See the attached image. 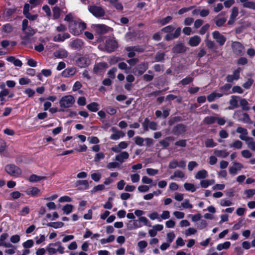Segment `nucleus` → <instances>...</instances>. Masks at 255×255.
Listing matches in <instances>:
<instances>
[{"label": "nucleus", "mask_w": 255, "mask_h": 255, "mask_svg": "<svg viewBox=\"0 0 255 255\" xmlns=\"http://www.w3.org/2000/svg\"><path fill=\"white\" fill-rule=\"evenodd\" d=\"M134 140L135 143L140 146H142L143 145V142L144 141V139H143L142 137L139 136H136L134 137Z\"/></svg>", "instance_id": "obj_47"}, {"label": "nucleus", "mask_w": 255, "mask_h": 255, "mask_svg": "<svg viewBox=\"0 0 255 255\" xmlns=\"http://www.w3.org/2000/svg\"><path fill=\"white\" fill-rule=\"evenodd\" d=\"M181 206L183 209H192L193 205L190 203L189 200L186 199L181 203Z\"/></svg>", "instance_id": "obj_41"}, {"label": "nucleus", "mask_w": 255, "mask_h": 255, "mask_svg": "<svg viewBox=\"0 0 255 255\" xmlns=\"http://www.w3.org/2000/svg\"><path fill=\"white\" fill-rule=\"evenodd\" d=\"M129 157V154L127 151H122L116 155L115 160L121 163L126 161Z\"/></svg>", "instance_id": "obj_19"}, {"label": "nucleus", "mask_w": 255, "mask_h": 255, "mask_svg": "<svg viewBox=\"0 0 255 255\" xmlns=\"http://www.w3.org/2000/svg\"><path fill=\"white\" fill-rule=\"evenodd\" d=\"M120 167V164L117 162H111L107 165V168L109 169H112Z\"/></svg>", "instance_id": "obj_56"}, {"label": "nucleus", "mask_w": 255, "mask_h": 255, "mask_svg": "<svg viewBox=\"0 0 255 255\" xmlns=\"http://www.w3.org/2000/svg\"><path fill=\"white\" fill-rule=\"evenodd\" d=\"M188 48L186 47L184 44L181 42L177 43L172 48V52L175 54H180L184 53Z\"/></svg>", "instance_id": "obj_15"}, {"label": "nucleus", "mask_w": 255, "mask_h": 255, "mask_svg": "<svg viewBox=\"0 0 255 255\" xmlns=\"http://www.w3.org/2000/svg\"><path fill=\"white\" fill-rule=\"evenodd\" d=\"M76 187L80 186H83V187H79V189L80 190H87L89 188V182L86 180H79L76 181Z\"/></svg>", "instance_id": "obj_24"}, {"label": "nucleus", "mask_w": 255, "mask_h": 255, "mask_svg": "<svg viewBox=\"0 0 255 255\" xmlns=\"http://www.w3.org/2000/svg\"><path fill=\"white\" fill-rule=\"evenodd\" d=\"M143 128L144 130L147 131L149 129L152 130L157 129V124L153 121H150L148 118H145L142 123Z\"/></svg>", "instance_id": "obj_5"}, {"label": "nucleus", "mask_w": 255, "mask_h": 255, "mask_svg": "<svg viewBox=\"0 0 255 255\" xmlns=\"http://www.w3.org/2000/svg\"><path fill=\"white\" fill-rule=\"evenodd\" d=\"M186 131V126L183 124H179L174 127L173 132L176 135H179Z\"/></svg>", "instance_id": "obj_20"}, {"label": "nucleus", "mask_w": 255, "mask_h": 255, "mask_svg": "<svg viewBox=\"0 0 255 255\" xmlns=\"http://www.w3.org/2000/svg\"><path fill=\"white\" fill-rule=\"evenodd\" d=\"M205 145L206 147H214L217 145V143L215 142L213 139L208 138L205 141Z\"/></svg>", "instance_id": "obj_45"}, {"label": "nucleus", "mask_w": 255, "mask_h": 255, "mask_svg": "<svg viewBox=\"0 0 255 255\" xmlns=\"http://www.w3.org/2000/svg\"><path fill=\"white\" fill-rule=\"evenodd\" d=\"M243 7L255 9V2L254 1L246 2L243 4Z\"/></svg>", "instance_id": "obj_61"}, {"label": "nucleus", "mask_w": 255, "mask_h": 255, "mask_svg": "<svg viewBox=\"0 0 255 255\" xmlns=\"http://www.w3.org/2000/svg\"><path fill=\"white\" fill-rule=\"evenodd\" d=\"M91 178L95 182H99L102 177L101 174L100 172L93 173L91 175Z\"/></svg>", "instance_id": "obj_48"}, {"label": "nucleus", "mask_w": 255, "mask_h": 255, "mask_svg": "<svg viewBox=\"0 0 255 255\" xmlns=\"http://www.w3.org/2000/svg\"><path fill=\"white\" fill-rule=\"evenodd\" d=\"M110 131L113 132L110 137V138L112 140H117L120 138L123 137L125 135V134L123 131L119 130L115 127H112Z\"/></svg>", "instance_id": "obj_8"}, {"label": "nucleus", "mask_w": 255, "mask_h": 255, "mask_svg": "<svg viewBox=\"0 0 255 255\" xmlns=\"http://www.w3.org/2000/svg\"><path fill=\"white\" fill-rule=\"evenodd\" d=\"M45 178V177L44 176H40L35 174H32L29 177L28 180L30 182H33L43 180Z\"/></svg>", "instance_id": "obj_40"}, {"label": "nucleus", "mask_w": 255, "mask_h": 255, "mask_svg": "<svg viewBox=\"0 0 255 255\" xmlns=\"http://www.w3.org/2000/svg\"><path fill=\"white\" fill-rule=\"evenodd\" d=\"M108 67L106 62H100L96 64L93 68V72L96 74H101L104 72Z\"/></svg>", "instance_id": "obj_13"}, {"label": "nucleus", "mask_w": 255, "mask_h": 255, "mask_svg": "<svg viewBox=\"0 0 255 255\" xmlns=\"http://www.w3.org/2000/svg\"><path fill=\"white\" fill-rule=\"evenodd\" d=\"M75 102L74 97H62L60 100V107L64 108L71 107Z\"/></svg>", "instance_id": "obj_4"}, {"label": "nucleus", "mask_w": 255, "mask_h": 255, "mask_svg": "<svg viewBox=\"0 0 255 255\" xmlns=\"http://www.w3.org/2000/svg\"><path fill=\"white\" fill-rule=\"evenodd\" d=\"M243 168V164L240 162L234 161L233 162V165L229 167V172L230 174L235 175L239 171H241Z\"/></svg>", "instance_id": "obj_11"}, {"label": "nucleus", "mask_w": 255, "mask_h": 255, "mask_svg": "<svg viewBox=\"0 0 255 255\" xmlns=\"http://www.w3.org/2000/svg\"><path fill=\"white\" fill-rule=\"evenodd\" d=\"M208 176V172L205 169L198 171L195 175L196 179L201 180L206 178Z\"/></svg>", "instance_id": "obj_31"}, {"label": "nucleus", "mask_w": 255, "mask_h": 255, "mask_svg": "<svg viewBox=\"0 0 255 255\" xmlns=\"http://www.w3.org/2000/svg\"><path fill=\"white\" fill-rule=\"evenodd\" d=\"M148 216L151 220H157L158 222H160V216L156 212L149 214Z\"/></svg>", "instance_id": "obj_53"}, {"label": "nucleus", "mask_w": 255, "mask_h": 255, "mask_svg": "<svg viewBox=\"0 0 255 255\" xmlns=\"http://www.w3.org/2000/svg\"><path fill=\"white\" fill-rule=\"evenodd\" d=\"M73 208V206L72 205L67 204L63 207L62 210L65 214L68 215L72 212Z\"/></svg>", "instance_id": "obj_44"}, {"label": "nucleus", "mask_w": 255, "mask_h": 255, "mask_svg": "<svg viewBox=\"0 0 255 255\" xmlns=\"http://www.w3.org/2000/svg\"><path fill=\"white\" fill-rule=\"evenodd\" d=\"M34 245V242L32 240L29 239L22 243V246L24 249H29Z\"/></svg>", "instance_id": "obj_46"}, {"label": "nucleus", "mask_w": 255, "mask_h": 255, "mask_svg": "<svg viewBox=\"0 0 255 255\" xmlns=\"http://www.w3.org/2000/svg\"><path fill=\"white\" fill-rule=\"evenodd\" d=\"M176 178H185V175L182 171L176 170L174 172L173 175L170 177V179L171 180H174Z\"/></svg>", "instance_id": "obj_30"}, {"label": "nucleus", "mask_w": 255, "mask_h": 255, "mask_svg": "<svg viewBox=\"0 0 255 255\" xmlns=\"http://www.w3.org/2000/svg\"><path fill=\"white\" fill-rule=\"evenodd\" d=\"M201 42V38L199 36L195 35L191 37L188 41V44L191 46H196Z\"/></svg>", "instance_id": "obj_26"}, {"label": "nucleus", "mask_w": 255, "mask_h": 255, "mask_svg": "<svg viewBox=\"0 0 255 255\" xmlns=\"http://www.w3.org/2000/svg\"><path fill=\"white\" fill-rule=\"evenodd\" d=\"M113 200V198L111 197H109L108 198V200L107 202L104 205V208L105 209L110 210L113 207V205L112 203V201Z\"/></svg>", "instance_id": "obj_64"}, {"label": "nucleus", "mask_w": 255, "mask_h": 255, "mask_svg": "<svg viewBox=\"0 0 255 255\" xmlns=\"http://www.w3.org/2000/svg\"><path fill=\"white\" fill-rule=\"evenodd\" d=\"M235 119H237L238 121L242 122L245 123H249L250 119L249 115L247 113H243L241 112L236 111L234 116Z\"/></svg>", "instance_id": "obj_9"}, {"label": "nucleus", "mask_w": 255, "mask_h": 255, "mask_svg": "<svg viewBox=\"0 0 255 255\" xmlns=\"http://www.w3.org/2000/svg\"><path fill=\"white\" fill-rule=\"evenodd\" d=\"M89 10L97 17L103 16L105 14V10L102 7L96 5L89 6Z\"/></svg>", "instance_id": "obj_7"}, {"label": "nucleus", "mask_w": 255, "mask_h": 255, "mask_svg": "<svg viewBox=\"0 0 255 255\" xmlns=\"http://www.w3.org/2000/svg\"><path fill=\"white\" fill-rule=\"evenodd\" d=\"M45 236L44 235H40V237H36L34 239L35 240L36 244L37 245H39L42 243L45 240Z\"/></svg>", "instance_id": "obj_59"}, {"label": "nucleus", "mask_w": 255, "mask_h": 255, "mask_svg": "<svg viewBox=\"0 0 255 255\" xmlns=\"http://www.w3.org/2000/svg\"><path fill=\"white\" fill-rule=\"evenodd\" d=\"M83 45L84 43L83 42L82 40L79 39H76L70 43V46L72 48L78 50L82 49V47H83Z\"/></svg>", "instance_id": "obj_22"}, {"label": "nucleus", "mask_w": 255, "mask_h": 255, "mask_svg": "<svg viewBox=\"0 0 255 255\" xmlns=\"http://www.w3.org/2000/svg\"><path fill=\"white\" fill-rule=\"evenodd\" d=\"M238 101L234 98L231 99L230 101V103L232 107H229L227 109L229 110H232L234 108L238 107Z\"/></svg>", "instance_id": "obj_63"}, {"label": "nucleus", "mask_w": 255, "mask_h": 255, "mask_svg": "<svg viewBox=\"0 0 255 255\" xmlns=\"http://www.w3.org/2000/svg\"><path fill=\"white\" fill-rule=\"evenodd\" d=\"M243 143L239 140H235L232 144L229 145L230 147L236 149H241L242 147Z\"/></svg>", "instance_id": "obj_42"}, {"label": "nucleus", "mask_w": 255, "mask_h": 255, "mask_svg": "<svg viewBox=\"0 0 255 255\" xmlns=\"http://www.w3.org/2000/svg\"><path fill=\"white\" fill-rule=\"evenodd\" d=\"M76 64L80 67H86L90 64V60L86 56L78 58L76 61Z\"/></svg>", "instance_id": "obj_17"}, {"label": "nucleus", "mask_w": 255, "mask_h": 255, "mask_svg": "<svg viewBox=\"0 0 255 255\" xmlns=\"http://www.w3.org/2000/svg\"><path fill=\"white\" fill-rule=\"evenodd\" d=\"M206 46L210 49H217V46L216 45L215 43L210 40H208V39H207L206 40Z\"/></svg>", "instance_id": "obj_55"}, {"label": "nucleus", "mask_w": 255, "mask_h": 255, "mask_svg": "<svg viewBox=\"0 0 255 255\" xmlns=\"http://www.w3.org/2000/svg\"><path fill=\"white\" fill-rule=\"evenodd\" d=\"M148 68V64L147 63L143 62L132 69V72L135 76H140L144 73V72Z\"/></svg>", "instance_id": "obj_3"}, {"label": "nucleus", "mask_w": 255, "mask_h": 255, "mask_svg": "<svg viewBox=\"0 0 255 255\" xmlns=\"http://www.w3.org/2000/svg\"><path fill=\"white\" fill-rule=\"evenodd\" d=\"M118 48V42L113 39H108L106 41L105 48L108 52H112L115 51Z\"/></svg>", "instance_id": "obj_10"}, {"label": "nucleus", "mask_w": 255, "mask_h": 255, "mask_svg": "<svg viewBox=\"0 0 255 255\" xmlns=\"http://www.w3.org/2000/svg\"><path fill=\"white\" fill-rule=\"evenodd\" d=\"M128 143L126 141H121L118 145L113 146L111 150L115 153H119L123 149L127 148Z\"/></svg>", "instance_id": "obj_18"}, {"label": "nucleus", "mask_w": 255, "mask_h": 255, "mask_svg": "<svg viewBox=\"0 0 255 255\" xmlns=\"http://www.w3.org/2000/svg\"><path fill=\"white\" fill-rule=\"evenodd\" d=\"M95 30L99 35H102L107 33L111 27L104 24H96L94 25Z\"/></svg>", "instance_id": "obj_16"}, {"label": "nucleus", "mask_w": 255, "mask_h": 255, "mask_svg": "<svg viewBox=\"0 0 255 255\" xmlns=\"http://www.w3.org/2000/svg\"><path fill=\"white\" fill-rule=\"evenodd\" d=\"M216 119H217V118H216L215 117L208 116V117H206L204 119L203 122L204 123H205L206 124L210 125V124L215 123L216 121Z\"/></svg>", "instance_id": "obj_43"}, {"label": "nucleus", "mask_w": 255, "mask_h": 255, "mask_svg": "<svg viewBox=\"0 0 255 255\" xmlns=\"http://www.w3.org/2000/svg\"><path fill=\"white\" fill-rule=\"evenodd\" d=\"M214 153L216 156H217L219 157H221V158H226L229 154V152L226 149H224V150L215 149Z\"/></svg>", "instance_id": "obj_28"}, {"label": "nucleus", "mask_w": 255, "mask_h": 255, "mask_svg": "<svg viewBox=\"0 0 255 255\" xmlns=\"http://www.w3.org/2000/svg\"><path fill=\"white\" fill-rule=\"evenodd\" d=\"M220 205L223 207H228L232 205L233 203L231 200L222 199L220 200Z\"/></svg>", "instance_id": "obj_52"}, {"label": "nucleus", "mask_w": 255, "mask_h": 255, "mask_svg": "<svg viewBox=\"0 0 255 255\" xmlns=\"http://www.w3.org/2000/svg\"><path fill=\"white\" fill-rule=\"evenodd\" d=\"M5 170L8 174L16 177L22 173L21 169L14 164L7 165L5 167Z\"/></svg>", "instance_id": "obj_2"}, {"label": "nucleus", "mask_w": 255, "mask_h": 255, "mask_svg": "<svg viewBox=\"0 0 255 255\" xmlns=\"http://www.w3.org/2000/svg\"><path fill=\"white\" fill-rule=\"evenodd\" d=\"M86 107L88 110L92 112H96L99 110V105L95 102L87 105Z\"/></svg>", "instance_id": "obj_33"}, {"label": "nucleus", "mask_w": 255, "mask_h": 255, "mask_svg": "<svg viewBox=\"0 0 255 255\" xmlns=\"http://www.w3.org/2000/svg\"><path fill=\"white\" fill-rule=\"evenodd\" d=\"M75 68H67L62 73V76L64 77H69L74 75L76 73Z\"/></svg>", "instance_id": "obj_27"}, {"label": "nucleus", "mask_w": 255, "mask_h": 255, "mask_svg": "<svg viewBox=\"0 0 255 255\" xmlns=\"http://www.w3.org/2000/svg\"><path fill=\"white\" fill-rule=\"evenodd\" d=\"M132 222L134 224L133 227L135 228V229L141 228L142 226L141 223H142L144 226L148 227L151 226L150 222L146 217L138 218V219L136 220H133Z\"/></svg>", "instance_id": "obj_6"}, {"label": "nucleus", "mask_w": 255, "mask_h": 255, "mask_svg": "<svg viewBox=\"0 0 255 255\" xmlns=\"http://www.w3.org/2000/svg\"><path fill=\"white\" fill-rule=\"evenodd\" d=\"M64 225V223L62 222H57L48 223L46 224V226L48 227H52L54 229H58L63 227Z\"/></svg>", "instance_id": "obj_36"}, {"label": "nucleus", "mask_w": 255, "mask_h": 255, "mask_svg": "<svg viewBox=\"0 0 255 255\" xmlns=\"http://www.w3.org/2000/svg\"><path fill=\"white\" fill-rule=\"evenodd\" d=\"M105 189V185L103 184H99L95 186L91 190V193H95L96 192L101 191Z\"/></svg>", "instance_id": "obj_50"}, {"label": "nucleus", "mask_w": 255, "mask_h": 255, "mask_svg": "<svg viewBox=\"0 0 255 255\" xmlns=\"http://www.w3.org/2000/svg\"><path fill=\"white\" fill-rule=\"evenodd\" d=\"M65 248L62 246L60 242L49 244L46 248V251L50 255L55 254L58 252L60 254H63Z\"/></svg>", "instance_id": "obj_1"}, {"label": "nucleus", "mask_w": 255, "mask_h": 255, "mask_svg": "<svg viewBox=\"0 0 255 255\" xmlns=\"http://www.w3.org/2000/svg\"><path fill=\"white\" fill-rule=\"evenodd\" d=\"M170 218V213L168 211H163L160 216V222L162 220H166Z\"/></svg>", "instance_id": "obj_58"}, {"label": "nucleus", "mask_w": 255, "mask_h": 255, "mask_svg": "<svg viewBox=\"0 0 255 255\" xmlns=\"http://www.w3.org/2000/svg\"><path fill=\"white\" fill-rule=\"evenodd\" d=\"M2 29L5 32L10 33L12 31L13 27L10 24L7 23L3 26Z\"/></svg>", "instance_id": "obj_60"}, {"label": "nucleus", "mask_w": 255, "mask_h": 255, "mask_svg": "<svg viewBox=\"0 0 255 255\" xmlns=\"http://www.w3.org/2000/svg\"><path fill=\"white\" fill-rule=\"evenodd\" d=\"M242 156L245 158H250L252 156V153L248 149L243 150L241 151Z\"/></svg>", "instance_id": "obj_57"}, {"label": "nucleus", "mask_w": 255, "mask_h": 255, "mask_svg": "<svg viewBox=\"0 0 255 255\" xmlns=\"http://www.w3.org/2000/svg\"><path fill=\"white\" fill-rule=\"evenodd\" d=\"M248 141H246V143L248 147L253 151H255V141L254 140L253 138L250 137L248 138Z\"/></svg>", "instance_id": "obj_39"}, {"label": "nucleus", "mask_w": 255, "mask_h": 255, "mask_svg": "<svg viewBox=\"0 0 255 255\" xmlns=\"http://www.w3.org/2000/svg\"><path fill=\"white\" fill-rule=\"evenodd\" d=\"M20 238L18 235H14L11 236L10 241L13 244H16L20 241Z\"/></svg>", "instance_id": "obj_62"}, {"label": "nucleus", "mask_w": 255, "mask_h": 255, "mask_svg": "<svg viewBox=\"0 0 255 255\" xmlns=\"http://www.w3.org/2000/svg\"><path fill=\"white\" fill-rule=\"evenodd\" d=\"M231 243L229 241H227L224 243L218 244L216 248L218 251H221L222 250H226L229 249Z\"/></svg>", "instance_id": "obj_35"}, {"label": "nucleus", "mask_w": 255, "mask_h": 255, "mask_svg": "<svg viewBox=\"0 0 255 255\" xmlns=\"http://www.w3.org/2000/svg\"><path fill=\"white\" fill-rule=\"evenodd\" d=\"M185 189L187 191L194 192L196 190V187L192 183H185L184 184Z\"/></svg>", "instance_id": "obj_37"}, {"label": "nucleus", "mask_w": 255, "mask_h": 255, "mask_svg": "<svg viewBox=\"0 0 255 255\" xmlns=\"http://www.w3.org/2000/svg\"><path fill=\"white\" fill-rule=\"evenodd\" d=\"M61 9L57 6H55L53 8V16L54 19H57L60 16Z\"/></svg>", "instance_id": "obj_49"}, {"label": "nucleus", "mask_w": 255, "mask_h": 255, "mask_svg": "<svg viewBox=\"0 0 255 255\" xmlns=\"http://www.w3.org/2000/svg\"><path fill=\"white\" fill-rule=\"evenodd\" d=\"M213 37L215 39L217 43H219L220 46H223L226 41V38L219 31H215L212 33Z\"/></svg>", "instance_id": "obj_14"}, {"label": "nucleus", "mask_w": 255, "mask_h": 255, "mask_svg": "<svg viewBox=\"0 0 255 255\" xmlns=\"http://www.w3.org/2000/svg\"><path fill=\"white\" fill-rule=\"evenodd\" d=\"M174 137L173 136H168L164 139L159 141L160 144L164 148H166L169 145V141H173Z\"/></svg>", "instance_id": "obj_29"}, {"label": "nucleus", "mask_w": 255, "mask_h": 255, "mask_svg": "<svg viewBox=\"0 0 255 255\" xmlns=\"http://www.w3.org/2000/svg\"><path fill=\"white\" fill-rule=\"evenodd\" d=\"M8 237V235L7 233H3L0 236V247L4 248L10 247V243L5 241Z\"/></svg>", "instance_id": "obj_23"}, {"label": "nucleus", "mask_w": 255, "mask_h": 255, "mask_svg": "<svg viewBox=\"0 0 255 255\" xmlns=\"http://www.w3.org/2000/svg\"><path fill=\"white\" fill-rule=\"evenodd\" d=\"M115 239V236L110 235L107 239H102L100 240V242L102 244H105L106 243L112 242L113 241H114Z\"/></svg>", "instance_id": "obj_51"}, {"label": "nucleus", "mask_w": 255, "mask_h": 255, "mask_svg": "<svg viewBox=\"0 0 255 255\" xmlns=\"http://www.w3.org/2000/svg\"><path fill=\"white\" fill-rule=\"evenodd\" d=\"M5 248H8V249L5 250V251H4L5 254H7V255H13L14 254H15V250L17 249L16 246L12 245L11 243H10V247H5Z\"/></svg>", "instance_id": "obj_38"}, {"label": "nucleus", "mask_w": 255, "mask_h": 255, "mask_svg": "<svg viewBox=\"0 0 255 255\" xmlns=\"http://www.w3.org/2000/svg\"><path fill=\"white\" fill-rule=\"evenodd\" d=\"M53 55L58 58H66L68 56V52L63 49H60L54 52Z\"/></svg>", "instance_id": "obj_25"}, {"label": "nucleus", "mask_w": 255, "mask_h": 255, "mask_svg": "<svg viewBox=\"0 0 255 255\" xmlns=\"http://www.w3.org/2000/svg\"><path fill=\"white\" fill-rule=\"evenodd\" d=\"M175 238V234L173 232H170L167 234L166 241L167 242L171 244Z\"/></svg>", "instance_id": "obj_54"}, {"label": "nucleus", "mask_w": 255, "mask_h": 255, "mask_svg": "<svg viewBox=\"0 0 255 255\" xmlns=\"http://www.w3.org/2000/svg\"><path fill=\"white\" fill-rule=\"evenodd\" d=\"M25 192L27 195L35 196L39 193L40 190L36 187H33L27 189Z\"/></svg>", "instance_id": "obj_34"}, {"label": "nucleus", "mask_w": 255, "mask_h": 255, "mask_svg": "<svg viewBox=\"0 0 255 255\" xmlns=\"http://www.w3.org/2000/svg\"><path fill=\"white\" fill-rule=\"evenodd\" d=\"M231 87V84H226L221 88V90L223 92V94H216L213 92L211 93L209 96H223V94H229V93H228V92L230 90Z\"/></svg>", "instance_id": "obj_21"}, {"label": "nucleus", "mask_w": 255, "mask_h": 255, "mask_svg": "<svg viewBox=\"0 0 255 255\" xmlns=\"http://www.w3.org/2000/svg\"><path fill=\"white\" fill-rule=\"evenodd\" d=\"M231 46L234 53L237 55H241L245 48L243 45L238 41L232 42Z\"/></svg>", "instance_id": "obj_12"}, {"label": "nucleus", "mask_w": 255, "mask_h": 255, "mask_svg": "<svg viewBox=\"0 0 255 255\" xmlns=\"http://www.w3.org/2000/svg\"><path fill=\"white\" fill-rule=\"evenodd\" d=\"M147 242L145 241H140L137 243L138 251L142 254L144 252V249L147 247Z\"/></svg>", "instance_id": "obj_32"}]
</instances>
